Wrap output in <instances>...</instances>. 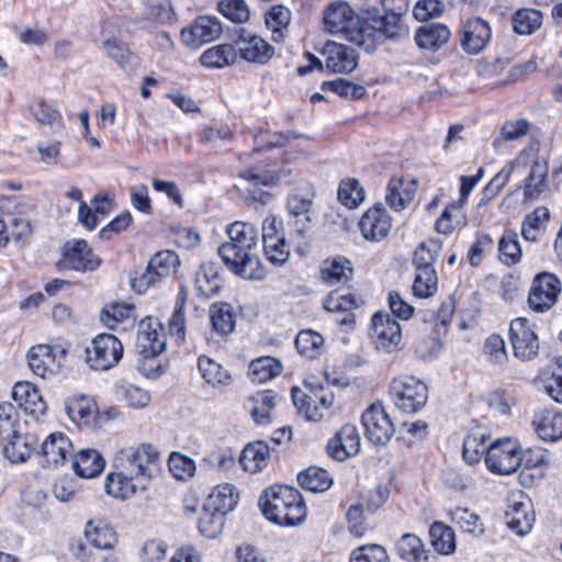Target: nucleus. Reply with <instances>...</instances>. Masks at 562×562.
Instances as JSON below:
<instances>
[{"label":"nucleus","instance_id":"58","mask_svg":"<svg viewBox=\"0 0 562 562\" xmlns=\"http://www.w3.org/2000/svg\"><path fill=\"white\" fill-rule=\"evenodd\" d=\"M85 362L91 370H105V334H99L85 349Z\"/></svg>","mask_w":562,"mask_h":562},{"label":"nucleus","instance_id":"3","mask_svg":"<svg viewBox=\"0 0 562 562\" xmlns=\"http://www.w3.org/2000/svg\"><path fill=\"white\" fill-rule=\"evenodd\" d=\"M265 517L280 526H299L307 515L305 502L300 492L286 485H273L259 498Z\"/></svg>","mask_w":562,"mask_h":562},{"label":"nucleus","instance_id":"33","mask_svg":"<svg viewBox=\"0 0 562 562\" xmlns=\"http://www.w3.org/2000/svg\"><path fill=\"white\" fill-rule=\"evenodd\" d=\"M194 285L201 297L209 299L218 293L222 288V279L215 262H203L195 272Z\"/></svg>","mask_w":562,"mask_h":562},{"label":"nucleus","instance_id":"36","mask_svg":"<svg viewBox=\"0 0 562 562\" xmlns=\"http://www.w3.org/2000/svg\"><path fill=\"white\" fill-rule=\"evenodd\" d=\"M269 457L268 445L263 441H256L244 448L239 461L245 471L256 473L267 465Z\"/></svg>","mask_w":562,"mask_h":562},{"label":"nucleus","instance_id":"13","mask_svg":"<svg viewBox=\"0 0 562 562\" xmlns=\"http://www.w3.org/2000/svg\"><path fill=\"white\" fill-rule=\"evenodd\" d=\"M509 339L516 358L529 361L537 357L539 339L526 317H517L510 322Z\"/></svg>","mask_w":562,"mask_h":562},{"label":"nucleus","instance_id":"51","mask_svg":"<svg viewBox=\"0 0 562 562\" xmlns=\"http://www.w3.org/2000/svg\"><path fill=\"white\" fill-rule=\"evenodd\" d=\"M324 342V337L313 329H302L295 338L299 353L310 359L316 358L322 352Z\"/></svg>","mask_w":562,"mask_h":562},{"label":"nucleus","instance_id":"19","mask_svg":"<svg viewBox=\"0 0 562 562\" xmlns=\"http://www.w3.org/2000/svg\"><path fill=\"white\" fill-rule=\"evenodd\" d=\"M359 451L360 436L357 427L352 424L344 425L327 443L328 454L337 461H345Z\"/></svg>","mask_w":562,"mask_h":562},{"label":"nucleus","instance_id":"25","mask_svg":"<svg viewBox=\"0 0 562 562\" xmlns=\"http://www.w3.org/2000/svg\"><path fill=\"white\" fill-rule=\"evenodd\" d=\"M237 44L240 57L249 63L263 65L274 54L273 46L258 35L240 34Z\"/></svg>","mask_w":562,"mask_h":562},{"label":"nucleus","instance_id":"52","mask_svg":"<svg viewBox=\"0 0 562 562\" xmlns=\"http://www.w3.org/2000/svg\"><path fill=\"white\" fill-rule=\"evenodd\" d=\"M291 21V12L283 5H272L266 13V24L272 32L274 42L283 38L284 32L288 31Z\"/></svg>","mask_w":562,"mask_h":562},{"label":"nucleus","instance_id":"22","mask_svg":"<svg viewBox=\"0 0 562 562\" xmlns=\"http://www.w3.org/2000/svg\"><path fill=\"white\" fill-rule=\"evenodd\" d=\"M326 68L336 74H349L358 65L356 50L344 44L327 42L323 49Z\"/></svg>","mask_w":562,"mask_h":562},{"label":"nucleus","instance_id":"1","mask_svg":"<svg viewBox=\"0 0 562 562\" xmlns=\"http://www.w3.org/2000/svg\"><path fill=\"white\" fill-rule=\"evenodd\" d=\"M228 241L223 243L217 252L226 268L247 280H261L266 270L256 254L259 232L248 222H234L227 226Z\"/></svg>","mask_w":562,"mask_h":562},{"label":"nucleus","instance_id":"50","mask_svg":"<svg viewBox=\"0 0 562 562\" xmlns=\"http://www.w3.org/2000/svg\"><path fill=\"white\" fill-rule=\"evenodd\" d=\"M434 549L441 554H449L456 549L454 531L441 521H435L429 529Z\"/></svg>","mask_w":562,"mask_h":562},{"label":"nucleus","instance_id":"48","mask_svg":"<svg viewBox=\"0 0 562 562\" xmlns=\"http://www.w3.org/2000/svg\"><path fill=\"white\" fill-rule=\"evenodd\" d=\"M281 370L282 364L279 360L272 357H261L250 362L249 376L252 382L265 383L279 375Z\"/></svg>","mask_w":562,"mask_h":562},{"label":"nucleus","instance_id":"9","mask_svg":"<svg viewBox=\"0 0 562 562\" xmlns=\"http://www.w3.org/2000/svg\"><path fill=\"white\" fill-rule=\"evenodd\" d=\"M561 290V280L555 274L547 271L536 274L528 294L529 307L537 313L548 312L558 302Z\"/></svg>","mask_w":562,"mask_h":562},{"label":"nucleus","instance_id":"59","mask_svg":"<svg viewBox=\"0 0 562 562\" xmlns=\"http://www.w3.org/2000/svg\"><path fill=\"white\" fill-rule=\"evenodd\" d=\"M439 249V245L435 241L422 243L414 252L413 263L416 272L435 271L432 266L438 258Z\"/></svg>","mask_w":562,"mask_h":562},{"label":"nucleus","instance_id":"64","mask_svg":"<svg viewBox=\"0 0 562 562\" xmlns=\"http://www.w3.org/2000/svg\"><path fill=\"white\" fill-rule=\"evenodd\" d=\"M350 562H389V555L382 546L366 544L351 552Z\"/></svg>","mask_w":562,"mask_h":562},{"label":"nucleus","instance_id":"49","mask_svg":"<svg viewBox=\"0 0 562 562\" xmlns=\"http://www.w3.org/2000/svg\"><path fill=\"white\" fill-rule=\"evenodd\" d=\"M542 24V13L536 9H519L512 15L513 30L520 35L536 32Z\"/></svg>","mask_w":562,"mask_h":562},{"label":"nucleus","instance_id":"38","mask_svg":"<svg viewBox=\"0 0 562 562\" xmlns=\"http://www.w3.org/2000/svg\"><path fill=\"white\" fill-rule=\"evenodd\" d=\"M112 392L117 401H124L130 407L135 409H142L150 402V394L148 391L130 384L123 380L113 385Z\"/></svg>","mask_w":562,"mask_h":562},{"label":"nucleus","instance_id":"42","mask_svg":"<svg viewBox=\"0 0 562 562\" xmlns=\"http://www.w3.org/2000/svg\"><path fill=\"white\" fill-rule=\"evenodd\" d=\"M397 555L407 562H422L427 560L423 540L415 533H404L396 542Z\"/></svg>","mask_w":562,"mask_h":562},{"label":"nucleus","instance_id":"57","mask_svg":"<svg viewBox=\"0 0 562 562\" xmlns=\"http://www.w3.org/2000/svg\"><path fill=\"white\" fill-rule=\"evenodd\" d=\"M451 519L468 533L480 537L484 533V526L480 516L467 507H457L450 513Z\"/></svg>","mask_w":562,"mask_h":562},{"label":"nucleus","instance_id":"61","mask_svg":"<svg viewBox=\"0 0 562 562\" xmlns=\"http://www.w3.org/2000/svg\"><path fill=\"white\" fill-rule=\"evenodd\" d=\"M338 200L349 209L357 207L364 200V190L356 179L341 180L338 188Z\"/></svg>","mask_w":562,"mask_h":562},{"label":"nucleus","instance_id":"8","mask_svg":"<svg viewBox=\"0 0 562 562\" xmlns=\"http://www.w3.org/2000/svg\"><path fill=\"white\" fill-rule=\"evenodd\" d=\"M521 460L524 459L519 445L510 438H504L490 445L485 464L493 473L508 475L517 471Z\"/></svg>","mask_w":562,"mask_h":562},{"label":"nucleus","instance_id":"23","mask_svg":"<svg viewBox=\"0 0 562 562\" xmlns=\"http://www.w3.org/2000/svg\"><path fill=\"white\" fill-rule=\"evenodd\" d=\"M72 452V442L63 432L50 434L42 443L40 454L46 467L64 464Z\"/></svg>","mask_w":562,"mask_h":562},{"label":"nucleus","instance_id":"32","mask_svg":"<svg viewBox=\"0 0 562 562\" xmlns=\"http://www.w3.org/2000/svg\"><path fill=\"white\" fill-rule=\"evenodd\" d=\"M415 194V182H406L403 178H392L386 187V204L396 212L405 210Z\"/></svg>","mask_w":562,"mask_h":562},{"label":"nucleus","instance_id":"5","mask_svg":"<svg viewBox=\"0 0 562 562\" xmlns=\"http://www.w3.org/2000/svg\"><path fill=\"white\" fill-rule=\"evenodd\" d=\"M180 263V258L176 251L170 249L157 251L150 257L145 270L131 277L132 290L138 294L145 293L150 286L157 285L164 279L173 274Z\"/></svg>","mask_w":562,"mask_h":562},{"label":"nucleus","instance_id":"27","mask_svg":"<svg viewBox=\"0 0 562 562\" xmlns=\"http://www.w3.org/2000/svg\"><path fill=\"white\" fill-rule=\"evenodd\" d=\"M451 32L446 24L427 23L419 26L414 40L422 49L438 50L450 40Z\"/></svg>","mask_w":562,"mask_h":562},{"label":"nucleus","instance_id":"43","mask_svg":"<svg viewBox=\"0 0 562 562\" xmlns=\"http://www.w3.org/2000/svg\"><path fill=\"white\" fill-rule=\"evenodd\" d=\"M352 276L351 262L345 257L326 260L322 268L323 280L330 284L346 283Z\"/></svg>","mask_w":562,"mask_h":562},{"label":"nucleus","instance_id":"14","mask_svg":"<svg viewBox=\"0 0 562 562\" xmlns=\"http://www.w3.org/2000/svg\"><path fill=\"white\" fill-rule=\"evenodd\" d=\"M262 247L265 256L274 266H282L289 260L290 247L284 234L278 228L274 217H267L262 223Z\"/></svg>","mask_w":562,"mask_h":562},{"label":"nucleus","instance_id":"18","mask_svg":"<svg viewBox=\"0 0 562 562\" xmlns=\"http://www.w3.org/2000/svg\"><path fill=\"white\" fill-rule=\"evenodd\" d=\"M492 37V30L486 21L481 18L467 20L461 30V47L468 54L482 52Z\"/></svg>","mask_w":562,"mask_h":562},{"label":"nucleus","instance_id":"39","mask_svg":"<svg viewBox=\"0 0 562 562\" xmlns=\"http://www.w3.org/2000/svg\"><path fill=\"white\" fill-rule=\"evenodd\" d=\"M297 481L302 488L312 493H323L327 491L334 480L330 474L318 467H310L297 474Z\"/></svg>","mask_w":562,"mask_h":562},{"label":"nucleus","instance_id":"54","mask_svg":"<svg viewBox=\"0 0 562 562\" xmlns=\"http://www.w3.org/2000/svg\"><path fill=\"white\" fill-rule=\"evenodd\" d=\"M277 394L271 390L256 393L251 396L252 407L251 416L257 424H268L270 422V412L276 405Z\"/></svg>","mask_w":562,"mask_h":562},{"label":"nucleus","instance_id":"45","mask_svg":"<svg viewBox=\"0 0 562 562\" xmlns=\"http://www.w3.org/2000/svg\"><path fill=\"white\" fill-rule=\"evenodd\" d=\"M52 353V345L48 344H40L33 346L26 355L27 363L31 371L40 376L45 378L49 372V368L53 362Z\"/></svg>","mask_w":562,"mask_h":562},{"label":"nucleus","instance_id":"47","mask_svg":"<svg viewBox=\"0 0 562 562\" xmlns=\"http://www.w3.org/2000/svg\"><path fill=\"white\" fill-rule=\"evenodd\" d=\"M490 438L481 432H471L463 440L462 456L467 463L475 464L480 462L483 456L488 454Z\"/></svg>","mask_w":562,"mask_h":562},{"label":"nucleus","instance_id":"53","mask_svg":"<svg viewBox=\"0 0 562 562\" xmlns=\"http://www.w3.org/2000/svg\"><path fill=\"white\" fill-rule=\"evenodd\" d=\"M225 516L218 510L209 509V506L204 504L198 522L200 532L206 538H216L224 528Z\"/></svg>","mask_w":562,"mask_h":562},{"label":"nucleus","instance_id":"11","mask_svg":"<svg viewBox=\"0 0 562 562\" xmlns=\"http://www.w3.org/2000/svg\"><path fill=\"white\" fill-rule=\"evenodd\" d=\"M292 173L291 169L286 167L280 168L278 171L274 170H260L258 168L246 169L240 172V178L249 183L246 188L248 198L258 201L262 204L268 203L271 195L262 190H259V186H273V184H290L289 176Z\"/></svg>","mask_w":562,"mask_h":562},{"label":"nucleus","instance_id":"62","mask_svg":"<svg viewBox=\"0 0 562 562\" xmlns=\"http://www.w3.org/2000/svg\"><path fill=\"white\" fill-rule=\"evenodd\" d=\"M105 201V194L98 193L90 204L81 202L78 209L79 223L89 231L95 228L99 222V214H103V207L99 206V202Z\"/></svg>","mask_w":562,"mask_h":562},{"label":"nucleus","instance_id":"30","mask_svg":"<svg viewBox=\"0 0 562 562\" xmlns=\"http://www.w3.org/2000/svg\"><path fill=\"white\" fill-rule=\"evenodd\" d=\"M3 454L11 462H24L36 448L37 441L33 435H22L20 429L4 438Z\"/></svg>","mask_w":562,"mask_h":562},{"label":"nucleus","instance_id":"24","mask_svg":"<svg viewBox=\"0 0 562 562\" xmlns=\"http://www.w3.org/2000/svg\"><path fill=\"white\" fill-rule=\"evenodd\" d=\"M12 398L23 411L38 419L47 409L46 403L34 384L27 381L15 383L12 390Z\"/></svg>","mask_w":562,"mask_h":562},{"label":"nucleus","instance_id":"6","mask_svg":"<svg viewBox=\"0 0 562 562\" xmlns=\"http://www.w3.org/2000/svg\"><path fill=\"white\" fill-rule=\"evenodd\" d=\"M389 395L398 411L414 414L426 405L428 387L415 376H400L391 382Z\"/></svg>","mask_w":562,"mask_h":562},{"label":"nucleus","instance_id":"34","mask_svg":"<svg viewBox=\"0 0 562 562\" xmlns=\"http://www.w3.org/2000/svg\"><path fill=\"white\" fill-rule=\"evenodd\" d=\"M72 468L78 476L90 479L102 472L104 460L95 449H82L74 456Z\"/></svg>","mask_w":562,"mask_h":562},{"label":"nucleus","instance_id":"60","mask_svg":"<svg viewBox=\"0 0 562 562\" xmlns=\"http://www.w3.org/2000/svg\"><path fill=\"white\" fill-rule=\"evenodd\" d=\"M324 91H331L339 97L359 100L367 93L366 88L346 79L323 81L321 86Z\"/></svg>","mask_w":562,"mask_h":562},{"label":"nucleus","instance_id":"55","mask_svg":"<svg viewBox=\"0 0 562 562\" xmlns=\"http://www.w3.org/2000/svg\"><path fill=\"white\" fill-rule=\"evenodd\" d=\"M453 311V303L451 301H447L441 304L440 308L437 312H430V321L434 322L435 334V337L431 338V346L429 348L430 355L440 349L441 344L439 340V336L441 335L442 331H446V327L451 321Z\"/></svg>","mask_w":562,"mask_h":562},{"label":"nucleus","instance_id":"7","mask_svg":"<svg viewBox=\"0 0 562 562\" xmlns=\"http://www.w3.org/2000/svg\"><path fill=\"white\" fill-rule=\"evenodd\" d=\"M512 164H515V167L531 165L524 186V194L529 199L537 198L543 191L548 176V162L544 158L539 157V144H529Z\"/></svg>","mask_w":562,"mask_h":562},{"label":"nucleus","instance_id":"21","mask_svg":"<svg viewBox=\"0 0 562 562\" xmlns=\"http://www.w3.org/2000/svg\"><path fill=\"white\" fill-rule=\"evenodd\" d=\"M60 265L64 268L87 271L99 267L101 259L92 252L86 240H76L66 245Z\"/></svg>","mask_w":562,"mask_h":562},{"label":"nucleus","instance_id":"4","mask_svg":"<svg viewBox=\"0 0 562 562\" xmlns=\"http://www.w3.org/2000/svg\"><path fill=\"white\" fill-rule=\"evenodd\" d=\"M158 451L149 443H142L137 448H125L115 453L113 467L126 469L136 476V481L146 484L151 477L158 474Z\"/></svg>","mask_w":562,"mask_h":562},{"label":"nucleus","instance_id":"44","mask_svg":"<svg viewBox=\"0 0 562 562\" xmlns=\"http://www.w3.org/2000/svg\"><path fill=\"white\" fill-rule=\"evenodd\" d=\"M210 319L212 328L217 334L225 336L231 334L235 327V314L231 304L217 302L210 307Z\"/></svg>","mask_w":562,"mask_h":562},{"label":"nucleus","instance_id":"28","mask_svg":"<svg viewBox=\"0 0 562 562\" xmlns=\"http://www.w3.org/2000/svg\"><path fill=\"white\" fill-rule=\"evenodd\" d=\"M137 488H145V484L136 481V476L126 471V469H115L108 474V494L125 499L133 496Z\"/></svg>","mask_w":562,"mask_h":562},{"label":"nucleus","instance_id":"15","mask_svg":"<svg viewBox=\"0 0 562 562\" xmlns=\"http://www.w3.org/2000/svg\"><path fill=\"white\" fill-rule=\"evenodd\" d=\"M222 33L221 23L212 16H199L181 31L182 43L191 48H199L205 43L216 40Z\"/></svg>","mask_w":562,"mask_h":562},{"label":"nucleus","instance_id":"10","mask_svg":"<svg viewBox=\"0 0 562 562\" xmlns=\"http://www.w3.org/2000/svg\"><path fill=\"white\" fill-rule=\"evenodd\" d=\"M370 339L379 351L391 353L397 350L402 342L400 323L389 313H374L371 318Z\"/></svg>","mask_w":562,"mask_h":562},{"label":"nucleus","instance_id":"40","mask_svg":"<svg viewBox=\"0 0 562 562\" xmlns=\"http://www.w3.org/2000/svg\"><path fill=\"white\" fill-rule=\"evenodd\" d=\"M550 218V212L546 206L536 207L528 213L521 223V235L525 240L536 243L544 231Z\"/></svg>","mask_w":562,"mask_h":562},{"label":"nucleus","instance_id":"2","mask_svg":"<svg viewBox=\"0 0 562 562\" xmlns=\"http://www.w3.org/2000/svg\"><path fill=\"white\" fill-rule=\"evenodd\" d=\"M324 27L331 34H340L348 42L372 53L374 32L369 21L359 16L346 1H334L323 12Z\"/></svg>","mask_w":562,"mask_h":562},{"label":"nucleus","instance_id":"56","mask_svg":"<svg viewBox=\"0 0 562 562\" xmlns=\"http://www.w3.org/2000/svg\"><path fill=\"white\" fill-rule=\"evenodd\" d=\"M499 259L507 266L516 265L521 260V248L517 233L507 231L498 241Z\"/></svg>","mask_w":562,"mask_h":562},{"label":"nucleus","instance_id":"12","mask_svg":"<svg viewBox=\"0 0 562 562\" xmlns=\"http://www.w3.org/2000/svg\"><path fill=\"white\" fill-rule=\"evenodd\" d=\"M366 437L376 446L386 445L394 434V425L381 403L370 405L361 416Z\"/></svg>","mask_w":562,"mask_h":562},{"label":"nucleus","instance_id":"46","mask_svg":"<svg viewBox=\"0 0 562 562\" xmlns=\"http://www.w3.org/2000/svg\"><path fill=\"white\" fill-rule=\"evenodd\" d=\"M198 367L206 383L213 386L228 385L232 382L231 373L206 356L199 357Z\"/></svg>","mask_w":562,"mask_h":562},{"label":"nucleus","instance_id":"20","mask_svg":"<svg viewBox=\"0 0 562 562\" xmlns=\"http://www.w3.org/2000/svg\"><path fill=\"white\" fill-rule=\"evenodd\" d=\"M376 25L369 22V27L375 33L372 52L382 43L383 38L402 40L408 36L409 30L401 13L392 10L386 11L383 16L374 21Z\"/></svg>","mask_w":562,"mask_h":562},{"label":"nucleus","instance_id":"31","mask_svg":"<svg viewBox=\"0 0 562 562\" xmlns=\"http://www.w3.org/2000/svg\"><path fill=\"white\" fill-rule=\"evenodd\" d=\"M506 525L518 536L527 535L535 521L531 504L527 502L513 503L505 513Z\"/></svg>","mask_w":562,"mask_h":562},{"label":"nucleus","instance_id":"29","mask_svg":"<svg viewBox=\"0 0 562 562\" xmlns=\"http://www.w3.org/2000/svg\"><path fill=\"white\" fill-rule=\"evenodd\" d=\"M532 424L538 436L544 441H557L562 438V413L543 409L535 414Z\"/></svg>","mask_w":562,"mask_h":562},{"label":"nucleus","instance_id":"26","mask_svg":"<svg viewBox=\"0 0 562 562\" xmlns=\"http://www.w3.org/2000/svg\"><path fill=\"white\" fill-rule=\"evenodd\" d=\"M65 409L68 417L79 426L92 427L98 417V407L93 398L74 395L66 400Z\"/></svg>","mask_w":562,"mask_h":562},{"label":"nucleus","instance_id":"35","mask_svg":"<svg viewBox=\"0 0 562 562\" xmlns=\"http://www.w3.org/2000/svg\"><path fill=\"white\" fill-rule=\"evenodd\" d=\"M314 195L313 186L308 181L300 179V187L295 188L288 198L289 213L294 216L304 215L305 220L310 221L307 213L311 211Z\"/></svg>","mask_w":562,"mask_h":562},{"label":"nucleus","instance_id":"63","mask_svg":"<svg viewBox=\"0 0 562 562\" xmlns=\"http://www.w3.org/2000/svg\"><path fill=\"white\" fill-rule=\"evenodd\" d=\"M363 301L356 294H341L333 291L324 301V308L328 312H349L359 307Z\"/></svg>","mask_w":562,"mask_h":562},{"label":"nucleus","instance_id":"16","mask_svg":"<svg viewBox=\"0 0 562 562\" xmlns=\"http://www.w3.org/2000/svg\"><path fill=\"white\" fill-rule=\"evenodd\" d=\"M165 330L157 318L147 316L140 321L137 347L140 355L159 356L166 348Z\"/></svg>","mask_w":562,"mask_h":562},{"label":"nucleus","instance_id":"17","mask_svg":"<svg viewBox=\"0 0 562 562\" xmlns=\"http://www.w3.org/2000/svg\"><path fill=\"white\" fill-rule=\"evenodd\" d=\"M391 227V216L381 203L370 207L359 221L362 236L370 241H380L385 238Z\"/></svg>","mask_w":562,"mask_h":562},{"label":"nucleus","instance_id":"37","mask_svg":"<svg viewBox=\"0 0 562 562\" xmlns=\"http://www.w3.org/2000/svg\"><path fill=\"white\" fill-rule=\"evenodd\" d=\"M237 501L238 493L236 488L229 483H224L212 490L204 504L209 506V509L218 510L226 515L234 509Z\"/></svg>","mask_w":562,"mask_h":562},{"label":"nucleus","instance_id":"41","mask_svg":"<svg viewBox=\"0 0 562 562\" xmlns=\"http://www.w3.org/2000/svg\"><path fill=\"white\" fill-rule=\"evenodd\" d=\"M237 58V49L231 44H220L207 48L200 61L207 68H223L232 65Z\"/></svg>","mask_w":562,"mask_h":562}]
</instances>
